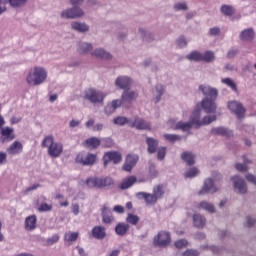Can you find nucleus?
Listing matches in <instances>:
<instances>
[{
    "mask_svg": "<svg viewBox=\"0 0 256 256\" xmlns=\"http://www.w3.org/2000/svg\"><path fill=\"white\" fill-rule=\"evenodd\" d=\"M156 91L158 92V96L156 97L155 103H158L164 92L163 86L161 84L156 85Z\"/></svg>",
    "mask_w": 256,
    "mask_h": 256,
    "instance_id": "603ef678",
    "label": "nucleus"
},
{
    "mask_svg": "<svg viewBox=\"0 0 256 256\" xmlns=\"http://www.w3.org/2000/svg\"><path fill=\"white\" fill-rule=\"evenodd\" d=\"M36 224H37L36 215H30V216L26 217V220H25V230L26 231H33V230H35Z\"/></svg>",
    "mask_w": 256,
    "mask_h": 256,
    "instance_id": "bb28decb",
    "label": "nucleus"
},
{
    "mask_svg": "<svg viewBox=\"0 0 256 256\" xmlns=\"http://www.w3.org/2000/svg\"><path fill=\"white\" fill-rule=\"evenodd\" d=\"M23 151V146L22 143L19 141H14L8 148H7V153L10 155H18L22 153Z\"/></svg>",
    "mask_w": 256,
    "mask_h": 256,
    "instance_id": "4be33fe9",
    "label": "nucleus"
},
{
    "mask_svg": "<svg viewBox=\"0 0 256 256\" xmlns=\"http://www.w3.org/2000/svg\"><path fill=\"white\" fill-rule=\"evenodd\" d=\"M156 247H166L171 243L170 233L167 231H160L158 235L154 237L153 241Z\"/></svg>",
    "mask_w": 256,
    "mask_h": 256,
    "instance_id": "6e6552de",
    "label": "nucleus"
},
{
    "mask_svg": "<svg viewBox=\"0 0 256 256\" xmlns=\"http://www.w3.org/2000/svg\"><path fill=\"white\" fill-rule=\"evenodd\" d=\"M72 213L74 215H78V213H79V205L77 203L72 205Z\"/></svg>",
    "mask_w": 256,
    "mask_h": 256,
    "instance_id": "774afa93",
    "label": "nucleus"
},
{
    "mask_svg": "<svg viewBox=\"0 0 256 256\" xmlns=\"http://www.w3.org/2000/svg\"><path fill=\"white\" fill-rule=\"evenodd\" d=\"M131 127H134L137 130H150V123L140 117H136L135 121L131 124Z\"/></svg>",
    "mask_w": 256,
    "mask_h": 256,
    "instance_id": "aec40b11",
    "label": "nucleus"
},
{
    "mask_svg": "<svg viewBox=\"0 0 256 256\" xmlns=\"http://www.w3.org/2000/svg\"><path fill=\"white\" fill-rule=\"evenodd\" d=\"M102 221L104 224H111L114 220L112 216L111 210L107 207V205H103L102 209Z\"/></svg>",
    "mask_w": 256,
    "mask_h": 256,
    "instance_id": "b1692460",
    "label": "nucleus"
},
{
    "mask_svg": "<svg viewBox=\"0 0 256 256\" xmlns=\"http://www.w3.org/2000/svg\"><path fill=\"white\" fill-rule=\"evenodd\" d=\"M246 179L248 180V182L256 185V176H254L253 174H247Z\"/></svg>",
    "mask_w": 256,
    "mask_h": 256,
    "instance_id": "e2e57ef3",
    "label": "nucleus"
},
{
    "mask_svg": "<svg viewBox=\"0 0 256 256\" xmlns=\"http://www.w3.org/2000/svg\"><path fill=\"white\" fill-rule=\"evenodd\" d=\"M130 229V225L128 223L119 222L115 227V233L118 236H125L128 230Z\"/></svg>",
    "mask_w": 256,
    "mask_h": 256,
    "instance_id": "cd10ccee",
    "label": "nucleus"
},
{
    "mask_svg": "<svg viewBox=\"0 0 256 256\" xmlns=\"http://www.w3.org/2000/svg\"><path fill=\"white\" fill-rule=\"evenodd\" d=\"M47 79V71L43 67L36 66L27 76V83L33 86L43 84Z\"/></svg>",
    "mask_w": 256,
    "mask_h": 256,
    "instance_id": "20e7f679",
    "label": "nucleus"
},
{
    "mask_svg": "<svg viewBox=\"0 0 256 256\" xmlns=\"http://www.w3.org/2000/svg\"><path fill=\"white\" fill-rule=\"evenodd\" d=\"M113 211L118 214H123L125 212V209L122 205H115Z\"/></svg>",
    "mask_w": 256,
    "mask_h": 256,
    "instance_id": "13d9d810",
    "label": "nucleus"
},
{
    "mask_svg": "<svg viewBox=\"0 0 256 256\" xmlns=\"http://www.w3.org/2000/svg\"><path fill=\"white\" fill-rule=\"evenodd\" d=\"M137 97H138L137 92L125 90L121 96V99L119 100L122 101V104L123 103L131 104L133 101L136 100Z\"/></svg>",
    "mask_w": 256,
    "mask_h": 256,
    "instance_id": "f3484780",
    "label": "nucleus"
},
{
    "mask_svg": "<svg viewBox=\"0 0 256 256\" xmlns=\"http://www.w3.org/2000/svg\"><path fill=\"white\" fill-rule=\"evenodd\" d=\"M231 180L234 182V188L239 191L240 194H246L247 184L245 180L240 176H233Z\"/></svg>",
    "mask_w": 256,
    "mask_h": 256,
    "instance_id": "ddd939ff",
    "label": "nucleus"
},
{
    "mask_svg": "<svg viewBox=\"0 0 256 256\" xmlns=\"http://www.w3.org/2000/svg\"><path fill=\"white\" fill-rule=\"evenodd\" d=\"M104 167H107L108 163L113 162L115 165L122 161V154L118 151H108L103 156Z\"/></svg>",
    "mask_w": 256,
    "mask_h": 256,
    "instance_id": "1a4fd4ad",
    "label": "nucleus"
},
{
    "mask_svg": "<svg viewBox=\"0 0 256 256\" xmlns=\"http://www.w3.org/2000/svg\"><path fill=\"white\" fill-rule=\"evenodd\" d=\"M254 38H255V32L252 28L244 29L240 33L241 41L248 42V41H252Z\"/></svg>",
    "mask_w": 256,
    "mask_h": 256,
    "instance_id": "a878e982",
    "label": "nucleus"
},
{
    "mask_svg": "<svg viewBox=\"0 0 256 256\" xmlns=\"http://www.w3.org/2000/svg\"><path fill=\"white\" fill-rule=\"evenodd\" d=\"M92 237L97 240H103L106 237V229L104 226H94L92 231Z\"/></svg>",
    "mask_w": 256,
    "mask_h": 256,
    "instance_id": "a211bd4d",
    "label": "nucleus"
},
{
    "mask_svg": "<svg viewBox=\"0 0 256 256\" xmlns=\"http://www.w3.org/2000/svg\"><path fill=\"white\" fill-rule=\"evenodd\" d=\"M42 147L48 149V155L52 158H58L63 153V144L55 142L52 135H48L44 138Z\"/></svg>",
    "mask_w": 256,
    "mask_h": 256,
    "instance_id": "7ed1b4c3",
    "label": "nucleus"
},
{
    "mask_svg": "<svg viewBox=\"0 0 256 256\" xmlns=\"http://www.w3.org/2000/svg\"><path fill=\"white\" fill-rule=\"evenodd\" d=\"M93 56L100 58L102 60H111L112 59V55L108 52H106L104 49L99 48L96 49L93 53Z\"/></svg>",
    "mask_w": 256,
    "mask_h": 256,
    "instance_id": "7c9ffc66",
    "label": "nucleus"
},
{
    "mask_svg": "<svg viewBox=\"0 0 256 256\" xmlns=\"http://www.w3.org/2000/svg\"><path fill=\"white\" fill-rule=\"evenodd\" d=\"M198 255H199V253L196 250H189L188 249L184 252V256H198Z\"/></svg>",
    "mask_w": 256,
    "mask_h": 256,
    "instance_id": "052dcab7",
    "label": "nucleus"
},
{
    "mask_svg": "<svg viewBox=\"0 0 256 256\" xmlns=\"http://www.w3.org/2000/svg\"><path fill=\"white\" fill-rule=\"evenodd\" d=\"M138 195L141 196L145 200V203L148 206L155 205L158 201V199L156 198V196L153 193L151 194V193H147V192H139Z\"/></svg>",
    "mask_w": 256,
    "mask_h": 256,
    "instance_id": "393cba45",
    "label": "nucleus"
},
{
    "mask_svg": "<svg viewBox=\"0 0 256 256\" xmlns=\"http://www.w3.org/2000/svg\"><path fill=\"white\" fill-rule=\"evenodd\" d=\"M127 123H128L127 117L118 116V117L114 118V124L115 125L124 126Z\"/></svg>",
    "mask_w": 256,
    "mask_h": 256,
    "instance_id": "a18cd8bd",
    "label": "nucleus"
},
{
    "mask_svg": "<svg viewBox=\"0 0 256 256\" xmlns=\"http://www.w3.org/2000/svg\"><path fill=\"white\" fill-rule=\"evenodd\" d=\"M199 174V171L196 167H192L186 171L185 177L186 178H194Z\"/></svg>",
    "mask_w": 256,
    "mask_h": 256,
    "instance_id": "49530a36",
    "label": "nucleus"
},
{
    "mask_svg": "<svg viewBox=\"0 0 256 256\" xmlns=\"http://www.w3.org/2000/svg\"><path fill=\"white\" fill-rule=\"evenodd\" d=\"M193 223L196 228H203L206 224V219L200 214H194Z\"/></svg>",
    "mask_w": 256,
    "mask_h": 256,
    "instance_id": "473e14b6",
    "label": "nucleus"
},
{
    "mask_svg": "<svg viewBox=\"0 0 256 256\" xmlns=\"http://www.w3.org/2000/svg\"><path fill=\"white\" fill-rule=\"evenodd\" d=\"M59 241L58 234H54L52 237L48 238L46 243L48 246H51Z\"/></svg>",
    "mask_w": 256,
    "mask_h": 256,
    "instance_id": "5fc2aeb1",
    "label": "nucleus"
},
{
    "mask_svg": "<svg viewBox=\"0 0 256 256\" xmlns=\"http://www.w3.org/2000/svg\"><path fill=\"white\" fill-rule=\"evenodd\" d=\"M78 237H79V233L72 232V231L66 232L64 235L65 241H67L69 243L75 242L78 239Z\"/></svg>",
    "mask_w": 256,
    "mask_h": 256,
    "instance_id": "ea45409f",
    "label": "nucleus"
},
{
    "mask_svg": "<svg viewBox=\"0 0 256 256\" xmlns=\"http://www.w3.org/2000/svg\"><path fill=\"white\" fill-rule=\"evenodd\" d=\"M93 47L90 43L80 42L79 43V52L81 54H88L90 51H92Z\"/></svg>",
    "mask_w": 256,
    "mask_h": 256,
    "instance_id": "4c0bfd02",
    "label": "nucleus"
},
{
    "mask_svg": "<svg viewBox=\"0 0 256 256\" xmlns=\"http://www.w3.org/2000/svg\"><path fill=\"white\" fill-rule=\"evenodd\" d=\"M237 54H238V50L233 49V50H230V51L228 52L227 57H228V59H232V58H234Z\"/></svg>",
    "mask_w": 256,
    "mask_h": 256,
    "instance_id": "338daca9",
    "label": "nucleus"
},
{
    "mask_svg": "<svg viewBox=\"0 0 256 256\" xmlns=\"http://www.w3.org/2000/svg\"><path fill=\"white\" fill-rule=\"evenodd\" d=\"M101 145V139L98 137H90L83 142V146L90 150H95Z\"/></svg>",
    "mask_w": 256,
    "mask_h": 256,
    "instance_id": "dca6fc26",
    "label": "nucleus"
},
{
    "mask_svg": "<svg viewBox=\"0 0 256 256\" xmlns=\"http://www.w3.org/2000/svg\"><path fill=\"white\" fill-rule=\"evenodd\" d=\"M166 151H167L166 147H160L158 149L157 157L159 160H163L166 157Z\"/></svg>",
    "mask_w": 256,
    "mask_h": 256,
    "instance_id": "3c124183",
    "label": "nucleus"
},
{
    "mask_svg": "<svg viewBox=\"0 0 256 256\" xmlns=\"http://www.w3.org/2000/svg\"><path fill=\"white\" fill-rule=\"evenodd\" d=\"M83 11L82 9L78 8V7H73L71 9H67L66 11H63L61 13V17L62 18H66V19H75V18H80L83 16Z\"/></svg>",
    "mask_w": 256,
    "mask_h": 256,
    "instance_id": "9b49d317",
    "label": "nucleus"
},
{
    "mask_svg": "<svg viewBox=\"0 0 256 256\" xmlns=\"http://www.w3.org/2000/svg\"><path fill=\"white\" fill-rule=\"evenodd\" d=\"M113 184L111 177H89L86 179V185L88 188H106Z\"/></svg>",
    "mask_w": 256,
    "mask_h": 256,
    "instance_id": "39448f33",
    "label": "nucleus"
},
{
    "mask_svg": "<svg viewBox=\"0 0 256 256\" xmlns=\"http://www.w3.org/2000/svg\"><path fill=\"white\" fill-rule=\"evenodd\" d=\"M153 194L155 196V198L157 200H160L163 198L164 194H165V188L163 184H158L156 186H154L153 188Z\"/></svg>",
    "mask_w": 256,
    "mask_h": 256,
    "instance_id": "72a5a7b5",
    "label": "nucleus"
},
{
    "mask_svg": "<svg viewBox=\"0 0 256 256\" xmlns=\"http://www.w3.org/2000/svg\"><path fill=\"white\" fill-rule=\"evenodd\" d=\"M102 143H103L102 146L104 148H111L114 144L111 138H103Z\"/></svg>",
    "mask_w": 256,
    "mask_h": 256,
    "instance_id": "864d4df0",
    "label": "nucleus"
},
{
    "mask_svg": "<svg viewBox=\"0 0 256 256\" xmlns=\"http://www.w3.org/2000/svg\"><path fill=\"white\" fill-rule=\"evenodd\" d=\"M220 11L226 17H232L235 14L234 7L227 4L222 5Z\"/></svg>",
    "mask_w": 256,
    "mask_h": 256,
    "instance_id": "f704fd0d",
    "label": "nucleus"
},
{
    "mask_svg": "<svg viewBox=\"0 0 256 256\" xmlns=\"http://www.w3.org/2000/svg\"><path fill=\"white\" fill-rule=\"evenodd\" d=\"M235 168L239 172H245L248 170V167L246 166V164H242V163H236Z\"/></svg>",
    "mask_w": 256,
    "mask_h": 256,
    "instance_id": "4d7b16f0",
    "label": "nucleus"
},
{
    "mask_svg": "<svg viewBox=\"0 0 256 256\" xmlns=\"http://www.w3.org/2000/svg\"><path fill=\"white\" fill-rule=\"evenodd\" d=\"M28 0H9V4L11 7L17 8L25 5Z\"/></svg>",
    "mask_w": 256,
    "mask_h": 256,
    "instance_id": "de8ad7c7",
    "label": "nucleus"
},
{
    "mask_svg": "<svg viewBox=\"0 0 256 256\" xmlns=\"http://www.w3.org/2000/svg\"><path fill=\"white\" fill-rule=\"evenodd\" d=\"M97 161V154L80 152L76 156L75 162L82 166H93Z\"/></svg>",
    "mask_w": 256,
    "mask_h": 256,
    "instance_id": "423d86ee",
    "label": "nucleus"
},
{
    "mask_svg": "<svg viewBox=\"0 0 256 256\" xmlns=\"http://www.w3.org/2000/svg\"><path fill=\"white\" fill-rule=\"evenodd\" d=\"M228 108L235 114L237 115L238 119L244 118L245 115V108L243 105L237 101H230L228 103Z\"/></svg>",
    "mask_w": 256,
    "mask_h": 256,
    "instance_id": "9d476101",
    "label": "nucleus"
},
{
    "mask_svg": "<svg viewBox=\"0 0 256 256\" xmlns=\"http://www.w3.org/2000/svg\"><path fill=\"white\" fill-rule=\"evenodd\" d=\"M147 145H148V153L149 154H154L157 151L158 148V140L151 138V137H147L146 139Z\"/></svg>",
    "mask_w": 256,
    "mask_h": 256,
    "instance_id": "c85d7f7f",
    "label": "nucleus"
},
{
    "mask_svg": "<svg viewBox=\"0 0 256 256\" xmlns=\"http://www.w3.org/2000/svg\"><path fill=\"white\" fill-rule=\"evenodd\" d=\"M163 137L165 138V140H167L170 143H175L177 141H181L182 137L180 135L177 134H164Z\"/></svg>",
    "mask_w": 256,
    "mask_h": 256,
    "instance_id": "37998d69",
    "label": "nucleus"
},
{
    "mask_svg": "<svg viewBox=\"0 0 256 256\" xmlns=\"http://www.w3.org/2000/svg\"><path fill=\"white\" fill-rule=\"evenodd\" d=\"M105 97L106 94H104L102 91H97L92 88L86 90L85 92V99H87L93 104L103 103Z\"/></svg>",
    "mask_w": 256,
    "mask_h": 256,
    "instance_id": "0eeeda50",
    "label": "nucleus"
},
{
    "mask_svg": "<svg viewBox=\"0 0 256 256\" xmlns=\"http://www.w3.org/2000/svg\"><path fill=\"white\" fill-rule=\"evenodd\" d=\"M217 192V188L214 185V181L211 178H208L204 182L203 188L199 191V195H204L207 193L214 194Z\"/></svg>",
    "mask_w": 256,
    "mask_h": 256,
    "instance_id": "4468645a",
    "label": "nucleus"
},
{
    "mask_svg": "<svg viewBox=\"0 0 256 256\" xmlns=\"http://www.w3.org/2000/svg\"><path fill=\"white\" fill-rule=\"evenodd\" d=\"M137 183V178L134 175L124 178L119 185L120 190H127Z\"/></svg>",
    "mask_w": 256,
    "mask_h": 256,
    "instance_id": "6ab92c4d",
    "label": "nucleus"
},
{
    "mask_svg": "<svg viewBox=\"0 0 256 256\" xmlns=\"http://www.w3.org/2000/svg\"><path fill=\"white\" fill-rule=\"evenodd\" d=\"M177 43H178V46L181 48L186 47V45H187V42L184 37H180L178 39Z\"/></svg>",
    "mask_w": 256,
    "mask_h": 256,
    "instance_id": "69168bd1",
    "label": "nucleus"
},
{
    "mask_svg": "<svg viewBox=\"0 0 256 256\" xmlns=\"http://www.w3.org/2000/svg\"><path fill=\"white\" fill-rule=\"evenodd\" d=\"M212 134L220 135V136L227 137V138H230L233 135L231 130H228L224 127L213 128L212 129Z\"/></svg>",
    "mask_w": 256,
    "mask_h": 256,
    "instance_id": "c756f323",
    "label": "nucleus"
},
{
    "mask_svg": "<svg viewBox=\"0 0 256 256\" xmlns=\"http://www.w3.org/2000/svg\"><path fill=\"white\" fill-rule=\"evenodd\" d=\"M222 83L230 87L233 91H237V85L231 78H223Z\"/></svg>",
    "mask_w": 256,
    "mask_h": 256,
    "instance_id": "c03bdc74",
    "label": "nucleus"
},
{
    "mask_svg": "<svg viewBox=\"0 0 256 256\" xmlns=\"http://www.w3.org/2000/svg\"><path fill=\"white\" fill-rule=\"evenodd\" d=\"M199 208L203 209L205 211H208L209 213H214L215 212L214 205L207 202V201H201L200 204H199Z\"/></svg>",
    "mask_w": 256,
    "mask_h": 256,
    "instance_id": "a19ab883",
    "label": "nucleus"
},
{
    "mask_svg": "<svg viewBox=\"0 0 256 256\" xmlns=\"http://www.w3.org/2000/svg\"><path fill=\"white\" fill-rule=\"evenodd\" d=\"M256 223V219L251 218L250 216L247 217V227L251 228Z\"/></svg>",
    "mask_w": 256,
    "mask_h": 256,
    "instance_id": "0e129e2a",
    "label": "nucleus"
},
{
    "mask_svg": "<svg viewBox=\"0 0 256 256\" xmlns=\"http://www.w3.org/2000/svg\"><path fill=\"white\" fill-rule=\"evenodd\" d=\"M215 60V54L212 51L202 53V62L211 63Z\"/></svg>",
    "mask_w": 256,
    "mask_h": 256,
    "instance_id": "58836bf2",
    "label": "nucleus"
},
{
    "mask_svg": "<svg viewBox=\"0 0 256 256\" xmlns=\"http://www.w3.org/2000/svg\"><path fill=\"white\" fill-rule=\"evenodd\" d=\"M189 61L202 62V53L199 51H192L187 55Z\"/></svg>",
    "mask_w": 256,
    "mask_h": 256,
    "instance_id": "e433bc0d",
    "label": "nucleus"
},
{
    "mask_svg": "<svg viewBox=\"0 0 256 256\" xmlns=\"http://www.w3.org/2000/svg\"><path fill=\"white\" fill-rule=\"evenodd\" d=\"M200 91L203 93L205 98L201 101L202 109L207 113H215L217 109L216 99L218 98V90L209 85H200Z\"/></svg>",
    "mask_w": 256,
    "mask_h": 256,
    "instance_id": "f257e3e1",
    "label": "nucleus"
},
{
    "mask_svg": "<svg viewBox=\"0 0 256 256\" xmlns=\"http://www.w3.org/2000/svg\"><path fill=\"white\" fill-rule=\"evenodd\" d=\"M0 134L2 136V143L10 142L15 138L14 130L11 127L1 128Z\"/></svg>",
    "mask_w": 256,
    "mask_h": 256,
    "instance_id": "2eb2a0df",
    "label": "nucleus"
},
{
    "mask_svg": "<svg viewBox=\"0 0 256 256\" xmlns=\"http://www.w3.org/2000/svg\"><path fill=\"white\" fill-rule=\"evenodd\" d=\"M181 158L189 166H193L195 164V155L191 152H188V151L183 152L181 155Z\"/></svg>",
    "mask_w": 256,
    "mask_h": 256,
    "instance_id": "2f4dec72",
    "label": "nucleus"
},
{
    "mask_svg": "<svg viewBox=\"0 0 256 256\" xmlns=\"http://www.w3.org/2000/svg\"><path fill=\"white\" fill-rule=\"evenodd\" d=\"M200 117H201L200 110L197 109L193 112L190 122L179 121L176 124L175 129L176 130H182V131L185 132V131H189L191 128L198 129L201 126L209 125L212 122L216 121V116L215 115L205 116L203 118V121H200Z\"/></svg>",
    "mask_w": 256,
    "mask_h": 256,
    "instance_id": "f03ea898",
    "label": "nucleus"
},
{
    "mask_svg": "<svg viewBox=\"0 0 256 256\" xmlns=\"http://www.w3.org/2000/svg\"><path fill=\"white\" fill-rule=\"evenodd\" d=\"M176 11H186L188 9L186 3H177L174 5Z\"/></svg>",
    "mask_w": 256,
    "mask_h": 256,
    "instance_id": "6e6d98bb",
    "label": "nucleus"
},
{
    "mask_svg": "<svg viewBox=\"0 0 256 256\" xmlns=\"http://www.w3.org/2000/svg\"><path fill=\"white\" fill-rule=\"evenodd\" d=\"M140 221V218L138 215L129 213L128 216L126 217V222L132 226H136Z\"/></svg>",
    "mask_w": 256,
    "mask_h": 256,
    "instance_id": "79ce46f5",
    "label": "nucleus"
},
{
    "mask_svg": "<svg viewBox=\"0 0 256 256\" xmlns=\"http://www.w3.org/2000/svg\"><path fill=\"white\" fill-rule=\"evenodd\" d=\"M7 161V154L5 152H0V166L5 164Z\"/></svg>",
    "mask_w": 256,
    "mask_h": 256,
    "instance_id": "680f3d73",
    "label": "nucleus"
},
{
    "mask_svg": "<svg viewBox=\"0 0 256 256\" xmlns=\"http://www.w3.org/2000/svg\"><path fill=\"white\" fill-rule=\"evenodd\" d=\"M219 33H220L219 27H213V28H210L209 30L210 36H217L219 35Z\"/></svg>",
    "mask_w": 256,
    "mask_h": 256,
    "instance_id": "bf43d9fd",
    "label": "nucleus"
},
{
    "mask_svg": "<svg viewBox=\"0 0 256 256\" xmlns=\"http://www.w3.org/2000/svg\"><path fill=\"white\" fill-rule=\"evenodd\" d=\"M188 241L186 239H179L175 241V247L178 249H182L184 247H187Z\"/></svg>",
    "mask_w": 256,
    "mask_h": 256,
    "instance_id": "09e8293b",
    "label": "nucleus"
},
{
    "mask_svg": "<svg viewBox=\"0 0 256 256\" xmlns=\"http://www.w3.org/2000/svg\"><path fill=\"white\" fill-rule=\"evenodd\" d=\"M73 30L84 33L87 32L89 27L85 23L73 22L71 24Z\"/></svg>",
    "mask_w": 256,
    "mask_h": 256,
    "instance_id": "c9c22d12",
    "label": "nucleus"
},
{
    "mask_svg": "<svg viewBox=\"0 0 256 256\" xmlns=\"http://www.w3.org/2000/svg\"><path fill=\"white\" fill-rule=\"evenodd\" d=\"M132 81L129 77L120 76L116 79L115 84L118 88L126 90L130 87Z\"/></svg>",
    "mask_w": 256,
    "mask_h": 256,
    "instance_id": "412c9836",
    "label": "nucleus"
},
{
    "mask_svg": "<svg viewBox=\"0 0 256 256\" xmlns=\"http://www.w3.org/2000/svg\"><path fill=\"white\" fill-rule=\"evenodd\" d=\"M122 105V100L115 99L111 103H108L105 107V113L107 115L113 114L118 108H120Z\"/></svg>",
    "mask_w": 256,
    "mask_h": 256,
    "instance_id": "5701e85b",
    "label": "nucleus"
},
{
    "mask_svg": "<svg viewBox=\"0 0 256 256\" xmlns=\"http://www.w3.org/2000/svg\"><path fill=\"white\" fill-rule=\"evenodd\" d=\"M139 157L136 154H128L125 160V163L123 165V170L125 172H131L132 168L136 165L138 162Z\"/></svg>",
    "mask_w": 256,
    "mask_h": 256,
    "instance_id": "f8f14e48",
    "label": "nucleus"
},
{
    "mask_svg": "<svg viewBox=\"0 0 256 256\" xmlns=\"http://www.w3.org/2000/svg\"><path fill=\"white\" fill-rule=\"evenodd\" d=\"M51 210H52V205L47 203H42L38 208L39 212H49Z\"/></svg>",
    "mask_w": 256,
    "mask_h": 256,
    "instance_id": "8fccbe9b",
    "label": "nucleus"
}]
</instances>
